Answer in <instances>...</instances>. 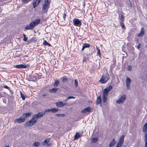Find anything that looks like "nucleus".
I'll return each instance as SVG.
<instances>
[{
    "mask_svg": "<svg viewBox=\"0 0 147 147\" xmlns=\"http://www.w3.org/2000/svg\"><path fill=\"white\" fill-rule=\"evenodd\" d=\"M40 21V19H37L34 21L32 22H31L29 25H28L26 26L24 29L26 30L32 29L38 24Z\"/></svg>",
    "mask_w": 147,
    "mask_h": 147,
    "instance_id": "1",
    "label": "nucleus"
},
{
    "mask_svg": "<svg viewBox=\"0 0 147 147\" xmlns=\"http://www.w3.org/2000/svg\"><path fill=\"white\" fill-rule=\"evenodd\" d=\"M110 77L108 73L105 74H103L102 77L99 80L100 82L102 84H105L109 79Z\"/></svg>",
    "mask_w": 147,
    "mask_h": 147,
    "instance_id": "2",
    "label": "nucleus"
},
{
    "mask_svg": "<svg viewBox=\"0 0 147 147\" xmlns=\"http://www.w3.org/2000/svg\"><path fill=\"white\" fill-rule=\"evenodd\" d=\"M37 121L33 116L31 119L26 123L25 125L26 127H31L34 125Z\"/></svg>",
    "mask_w": 147,
    "mask_h": 147,
    "instance_id": "3",
    "label": "nucleus"
},
{
    "mask_svg": "<svg viewBox=\"0 0 147 147\" xmlns=\"http://www.w3.org/2000/svg\"><path fill=\"white\" fill-rule=\"evenodd\" d=\"M73 24L74 26L80 27L82 25V22L79 19L74 18L73 20Z\"/></svg>",
    "mask_w": 147,
    "mask_h": 147,
    "instance_id": "4",
    "label": "nucleus"
},
{
    "mask_svg": "<svg viewBox=\"0 0 147 147\" xmlns=\"http://www.w3.org/2000/svg\"><path fill=\"white\" fill-rule=\"evenodd\" d=\"M49 7V5L45 4H44L42 6V12L44 13H47L48 9Z\"/></svg>",
    "mask_w": 147,
    "mask_h": 147,
    "instance_id": "5",
    "label": "nucleus"
},
{
    "mask_svg": "<svg viewBox=\"0 0 147 147\" xmlns=\"http://www.w3.org/2000/svg\"><path fill=\"white\" fill-rule=\"evenodd\" d=\"M30 67V65L27 64L26 65L22 64L14 65V67L18 69L25 68Z\"/></svg>",
    "mask_w": 147,
    "mask_h": 147,
    "instance_id": "6",
    "label": "nucleus"
},
{
    "mask_svg": "<svg viewBox=\"0 0 147 147\" xmlns=\"http://www.w3.org/2000/svg\"><path fill=\"white\" fill-rule=\"evenodd\" d=\"M45 114V113H43V112H40L35 114L33 116L37 121L38 118L42 117Z\"/></svg>",
    "mask_w": 147,
    "mask_h": 147,
    "instance_id": "7",
    "label": "nucleus"
},
{
    "mask_svg": "<svg viewBox=\"0 0 147 147\" xmlns=\"http://www.w3.org/2000/svg\"><path fill=\"white\" fill-rule=\"evenodd\" d=\"M112 88V87L110 86L104 89L103 91V95L108 96L109 91Z\"/></svg>",
    "mask_w": 147,
    "mask_h": 147,
    "instance_id": "8",
    "label": "nucleus"
},
{
    "mask_svg": "<svg viewBox=\"0 0 147 147\" xmlns=\"http://www.w3.org/2000/svg\"><path fill=\"white\" fill-rule=\"evenodd\" d=\"M126 98V96L125 95H123L119 100H117L116 101V103L117 104L123 103L125 101Z\"/></svg>",
    "mask_w": 147,
    "mask_h": 147,
    "instance_id": "9",
    "label": "nucleus"
},
{
    "mask_svg": "<svg viewBox=\"0 0 147 147\" xmlns=\"http://www.w3.org/2000/svg\"><path fill=\"white\" fill-rule=\"evenodd\" d=\"M25 118H23L22 117H21L19 118L16 119L14 121V122L15 123H20L24 122L25 121Z\"/></svg>",
    "mask_w": 147,
    "mask_h": 147,
    "instance_id": "10",
    "label": "nucleus"
},
{
    "mask_svg": "<svg viewBox=\"0 0 147 147\" xmlns=\"http://www.w3.org/2000/svg\"><path fill=\"white\" fill-rule=\"evenodd\" d=\"M125 136L123 135L119 139L117 144L122 146L123 144Z\"/></svg>",
    "mask_w": 147,
    "mask_h": 147,
    "instance_id": "11",
    "label": "nucleus"
},
{
    "mask_svg": "<svg viewBox=\"0 0 147 147\" xmlns=\"http://www.w3.org/2000/svg\"><path fill=\"white\" fill-rule=\"evenodd\" d=\"M50 139L49 138H47L42 143V144L43 146L47 145L48 146H50L51 145V143H49V142H50Z\"/></svg>",
    "mask_w": 147,
    "mask_h": 147,
    "instance_id": "12",
    "label": "nucleus"
},
{
    "mask_svg": "<svg viewBox=\"0 0 147 147\" xmlns=\"http://www.w3.org/2000/svg\"><path fill=\"white\" fill-rule=\"evenodd\" d=\"M92 110V108L89 107L85 108L81 112L82 113H84L87 112H92V111L91 110Z\"/></svg>",
    "mask_w": 147,
    "mask_h": 147,
    "instance_id": "13",
    "label": "nucleus"
},
{
    "mask_svg": "<svg viewBox=\"0 0 147 147\" xmlns=\"http://www.w3.org/2000/svg\"><path fill=\"white\" fill-rule=\"evenodd\" d=\"M131 82V80L129 78L127 77L126 78V83L127 89L128 90L129 89H130V84Z\"/></svg>",
    "mask_w": 147,
    "mask_h": 147,
    "instance_id": "14",
    "label": "nucleus"
},
{
    "mask_svg": "<svg viewBox=\"0 0 147 147\" xmlns=\"http://www.w3.org/2000/svg\"><path fill=\"white\" fill-rule=\"evenodd\" d=\"M41 0H34L32 3L33 7L34 8L36 7L39 4Z\"/></svg>",
    "mask_w": 147,
    "mask_h": 147,
    "instance_id": "15",
    "label": "nucleus"
},
{
    "mask_svg": "<svg viewBox=\"0 0 147 147\" xmlns=\"http://www.w3.org/2000/svg\"><path fill=\"white\" fill-rule=\"evenodd\" d=\"M102 101L101 96H99L97 98L96 101V104L97 105H100V106H101V102Z\"/></svg>",
    "mask_w": 147,
    "mask_h": 147,
    "instance_id": "16",
    "label": "nucleus"
},
{
    "mask_svg": "<svg viewBox=\"0 0 147 147\" xmlns=\"http://www.w3.org/2000/svg\"><path fill=\"white\" fill-rule=\"evenodd\" d=\"M144 33H145V32H144V28L143 27H142L141 29L140 32L139 34H138V36L139 37H142L143 36L144 34Z\"/></svg>",
    "mask_w": 147,
    "mask_h": 147,
    "instance_id": "17",
    "label": "nucleus"
},
{
    "mask_svg": "<svg viewBox=\"0 0 147 147\" xmlns=\"http://www.w3.org/2000/svg\"><path fill=\"white\" fill-rule=\"evenodd\" d=\"M116 143V142H115V139H113L110 143L109 145V146L110 147H112L114 146Z\"/></svg>",
    "mask_w": 147,
    "mask_h": 147,
    "instance_id": "18",
    "label": "nucleus"
},
{
    "mask_svg": "<svg viewBox=\"0 0 147 147\" xmlns=\"http://www.w3.org/2000/svg\"><path fill=\"white\" fill-rule=\"evenodd\" d=\"M57 107H61L63 106L65 104H63L62 102L60 101L57 102L56 104Z\"/></svg>",
    "mask_w": 147,
    "mask_h": 147,
    "instance_id": "19",
    "label": "nucleus"
},
{
    "mask_svg": "<svg viewBox=\"0 0 147 147\" xmlns=\"http://www.w3.org/2000/svg\"><path fill=\"white\" fill-rule=\"evenodd\" d=\"M124 13L123 12H121V16L120 18V20H121V22H124V20L125 17L123 15Z\"/></svg>",
    "mask_w": 147,
    "mask_h": 147,
    "instance_id": "20",
    "label": "nucleus"
},
{
    "mask_svg": "<svg viewBox=\"0 0 147 147\" xmlns=\"http://www.w3.org/2000/svg\"><path fill=\"white\" fill-rule=\"evenodd\" d=\"M96 49L97 50V55L99 56V57L100 58L101 54L100 50L99 49V48L97 47H96Z\"/></svg>",
    "mask_w": 147,
    "mask_h": 147,
    "instance_id": "21",
    "label": "nucleus"
},
{
    "mask_svg": "<svg viewBox=\"0 0 147 147\" xmlns=\"http://www.w3.org/2000/svg\"><path fill=\"white\" fill-rule=\"evenodd\" d=\"M32 114L31 112H28L27 113H24L23 114V116L24 117V118H26L27 117L30 116Z\"/></svg>",
    "mask_w": 147,
    "mask_h": 147,
    "instance_id": "22",
    "label": "nucleus"
},
{
    "mask_svg": "<svg viewBox=\"0 0 147 147\" xmlns=\"http://www.w3.org/2000/svg\"><path fill=\"white\" fill-rule=\"evenodd\" d=\"M80 137V134L78 133H76L74 136V140H78L79 138Z\"/></svg>",
    "mask_w": 147,
    "mask_h": 147,
    "instance_id": "23",
    "label": "nucleus"
},
{
    "mask_svg": "<svg viewBox=\"0 0 147 147\" xmlns=\"http://www.w3.org/2000/svg\"><path fill=\"white\" fill-rule=\"evenodd\" d=\"M58 90V88H53L52 89H51L50 90V91L51 92H55L57 90Z\"/></svg>",
    "mask_w": 147,
    "mask_h": 147,
    "instance_id": "24",
    "label": "nucleus"
},
{
    "mask_svg": "<svg viewBox=\"0 0 147 147\" xmlns=\"http://www.w3.org/2000/svg\"><path fill=\"white\" fill-rule=\"evenodd\" d=\"M107 96H105L103 95L102 98H103V102L104 103L106 102L107 100Z\"/></svg>",
    "mask_w": 147,
    "mask_h": 147,
    "instance_id": "25",
    "label": "nucleus"
},
{
    "mask_svg": "<svg viewBox=\"0 0 147 147\" xmlns=\"http://www.w3.org/2000/svg\"><path fill=\"white\" fill-rule=\"evenodd\" d=\"M59 84V80H55L54 86H55L57 87Z\"/></svg>",
    "mask_w": 147,
    "mask_h": 147,
    "instance_id": "26",
    "label": "nucleus"
},
{
    "mask_svg": "<svg viewBox=\"0 0 147 147\" xmlns=\"http://www.w3.org/2000/svg\"><path fill=\"white\" fill-rule=\"evenodd\" d=\"M145 144L144 147H147V133H146L145 135Z\"/></svg>",
    "mask_w": 147,
    "mask_h": 147,
    "instance_id": "27",
    "label": "nucleus"
},
{
    "mask_svg": "<svg viewBox=\"0 0 147 147\" xmlns=\"http://www.w3.org/2000/svg\"><path fill=\"white\" fill-rule=\"evenodd\" d=\"M123 22H120V24L122 28L123 29H125V27L124 25V24Z\"/></svg>",
    "mask_w": 147,
    "mask_h": 147,
    "instance_id": "28",
    "label": "nucleus"
},
{
    "mask_svg": "<svg viewBox=\"0 0 147 147\" xmlns=\"http://www.w3.org/2000/svg\"><path fill=\"white\" fill-rule=\"evenodd\" d=\"M43 45H48L49 46H51V45L47 41H46V40H44L43 42Z\"/></svg>",
    "mask_w": 147,
    "mask_h": 147,
    "instance_id": "29",
    "label": "nucleus"
},
{
    "mask_svg": "<svg viewBox=\"0 0 147 147\" xmlns=\"http://www.w3.org/2000/svg\"><path fill=\"white\" fill-rule=\"evenodd\" d=\"M83 46L85 48H88L90 47V44L87 43H85L84 44Z\"/></svg>",
    "mask_w": 147,
    "mask_h": 147,
    "instance_id": "30",
    "label": "nucleus"
},
{
    "mask_svg": "<svg viewBox=\"0 0 147 147\" xmlns=\"http://www.w3.org/2000/svg\"><path fill=\"white\" fill-rule=\"evenodd\" d=\"M58 111V109L55 108L51 109V112L52 113H55L57 112Z\"/></svg>",
    "mask_w": 147,
    "mask_h": 147,
    "instance_id": "31",
    "label": "nucleus"
},
{
    "mask_svg": "<svg viewBox=\"0 0 147 147\" xmlns=\"http://www.w3.org/2000/svg\"><path fill=\"white\" fill-rule=\"evenodd\" d=\"M20 94L21 95V97L22 98V99L23 100H25V97L24 96L23 94L20 91Z\"/></svg>",
    "mask_w": 147,
    "mask_h": 147,
    "instance_id": "32",
    "label": "nucleus"
},
{
    "mask_svg": "<svg viewBox=\"0 0 147 147\" xmlns=\"http://www.w3.org/2000/svg\"><path fill=\"white\" fill-rule=\"evenodd\" d=\"M98 140V139L97 138H93L91 139L92 141L94 143L96 142Z\"/></svg>",
    "mask_w": 147,
    "mask_h": 147,
    "instance_id": "33",
    "label": "nucleus"
},
{
    "mask_svg": "<svg viewBox=\"0 0 147 147\" xmlns=\"http://www.w3.org/2000/svg\"><path fill=\"white\" fill-rule=\"evenodd\" d=\"M74 83H75V87L77 88L78 87V81L77 79H75L74 80Z\"/></svg>",
    "mask_w": 147,
    "mask_h": 147,
    "instance_id": "34",
    "label": "nucleus"
},
{
    "mask_svg": "<svg viewBox=\"0 0 147 147\" xmlns=\"http://www.w3.org/2000/svg\"><path fill=\"white\" fill-rule=\"evenodd\" d=\"M40 145V143L38 142H36L34 143L33 145L34 146H38Z\"/></svg>",
    "mask_w": 147,
    "mask_h": 147,
    "instance_id": "35",
    "label": "nucleus"
},
{
    "mask_svg": "<svg viewBox=\"0 0 147 147\" xmlns=\"http://www.w3.org/2000/svg\"><path fill=\"white\" fill-rule=\"evenodd\" d=\"M50 3V0H45V3L44 4H46L49 5Z\"/></svg>",
    "mask_w": 147,
    "mask_h": 147,
    "instance_id": "36",
    "label": "nucleus"
},
{
    "mask_svg": "<svg viewBox=\"0 0 147 147\" xmlns=\"http://www.w3.org/2000/svg\"><path fill=\"white\" fill-rule=\"evenodd\" d=\"M75 98V97H74L73 96H69L66 98L65 100L67 101V100H68L69 99H72V98L74 99Z\"/></svg>",
    "mask_w": 147,
    "mask_h": 147,
    "instance_id": "37",
    "label": "nucleus"
},
{
    "mask_svg": "<svg viewBox=\"0 0 147 147\" xmlns=\"http://www.w3.org/2000/svg\"><path fill=\"white\" fill-rule=\"evenodd\" d=\"M67 80V79L65 77H64L62 79V82H66Z\"/></svg>",
    "mask_w": 147,
    "mask_h": 147,
    "instance_id": "38",
    "label": "nucleus"
},
{
    "mask_svg": "<svg viewBox=\"0 0 147 147\" xmlns=\"http://www.w3.org/2000/svg\"><path fill=\"white\" fill-rule=\"evenodd\" d=\"M23 36H24L23 40L24 41H27L28 40V37L26 36V35L24 34H23Z\"/></svg>",
    "mask_w": 147,
    "mask_h": 147,
    "instance_id": "39",
    "label": "nucleus"
},
{
    "mask_svg": "<svg viewBox=\"0 0 147 147\" xmlns=\"http://www.w3.org/2000/svg\"><path fill=\"white\" fill-rule=\"evenodd\" d=\"M31 0H22L23 2L25 3L26 4L30 1Z\"/></svg>",
    "mask_w": 147,
    "mask_h": 147,
    "instance_id": "40",
    "label": "nucleus"
},
{
    "mask_svg": "<svg viewBox=\"0 0 147 147\" xmlns=\"http://www.w3.org/2000/svg\"><path fill=\"white\" fill-rule=\"evenodd\" d=\"M49 112H51V109H48L45 110L44 111V113H45V114L46 113Z\"/></svg>",
    "mask_w": 147,
    "mask_h": 147,
    "instance_id": "41",
    "label": "nucleus"
},
{
    "mask_svg": "<svg viewBox=\"0 0 147 147\" xmlns=\"http://www.w3.org/2000/svg\"><path fill=\"white\" fill-rule=\"evenodd\" d=\"M131 66L130 65H129L128 66L127 70L128 71H130L131 70Z\"/></svg>",
    "mask_w": 147,
    "mask_h": 147,
    "instance_id": "42",
    "label": "nucleus"
},
{
    "mask_svg": "<svg viewBox=\"0 0 147 147\" xmlns=\"http://www.w3.org/2000/svg\"><path fill=\"white\" fill-rule=\"evenodd\" d=\"M66 16V13H64L63 14V19H64V20L65 21V19Z\"/></svg>",
    "mask_w": 147,
    "mask_h": 147,
    "instance_id": "43",
    "label": "nucleus"
},
{
    "mask_svg": "<svg viewBox=\"0 0 147 147\" xmlns=\"http://www.w3.org/2000/svg\"><path fill=\"white\" fill-rule=\"evenodd\" d=\"M3 87L7 89L8 90H9V88L7 86H4Z\"/></svg>",
    "mask_w": 147,
    "mask_h": 147,
    "instance_id": "44",
    "label": "nucleus"
},
{
    "mask_svg": "<svg viewBox=\"0 0 147 147\" xmlns=\"http://www.w3.org/2000/svg\"><path fill=\"white\" fill-rule=\"evenodd\" d=\"M141 45V44H139L137 46V48L138 49H139L140 48Z\"/></svg>",
    "mask_w": 147,
    "mask_h": 147,
    "instance_id": "45",
    "label": "nucleus"
},
{
    "mask_svg": "<svg viewBox=\"0 0 147 147\" xmlns=\"http://www.w3.org/2000/svg\"><path fill=\"white\" fill-rule=\"evenodd\" d=\"M121 145H118V144H117L116 146L115 147H121Z\"/></svg>",
    "mask_w": 147,
    "mask_h": 147,
    "instance_id": "46",
    "label": "nucleus"
},
{
    "mask_svg": "<svg viewBox=\"0 0 147 147\" xmlns=\"http://www.w3.org/2000/svg\"><path fill=\"white\" fill-rule=\"evenodd\" d=\"M85 48L83 46L82 48V51H83L84 50Z\"/></svg>",
    "mask_w": 147,
    "mask_h": 147,
    "instance_id": "47",
    "label": "nucleus"
},
{
    "mask_svg": "<svg viewBox=\"0 0 147 147\" xmlns=\"http://www.w3.org/2000/svg\"><path fill=\"white\" fill-rule=\"evenodd\" d=\"M65 116V115L64 114H61V116L62 117H63Z\"/></svg>",
    "mask_w": 147,
    "mask_h": 147,
    "instance_id": "48",
    "label": "nucleus"
},
{
    "mask_svg": "<svg viewBox=\"0 0 147 147\" xmlns=\"http://www.w3.org/2000/svg\"><path fill=\"white\" fill-rule=\"evenodd\" d=\"M56 115L59 116H61V114H56Z\"/></svg>",
    "mask_w": 147,
    "mask_h": 147,
    "instance_id": "49",
    "label": "nucleus"
},
{
    "mask_svg": "<svg viewBox=\"0 0 147 147\" xmlns=\"http://www.w3.org/2000/svg\"><path fill=\"white\" fill-rule=\"evenodd\" d=\"M86 61V59H84L83 60V61H82V62H84L85 61Z\"/></svg>",
    "mask_w": 147,
    "mask_h": 147,
    "instance_id": "50",
    "label": "nucleus"
},
{
    "mask_svg": "<svg viewBox=\"0 0 147 147\" xmlns=\"http://www.w3.org/2000/svg\"><path fill=\"white\" fill-rule=\"evenodd\" d=\"M92 102V101L91 100H90L89 101V102L90 103H91Z\"/></svg>",
    "mask_w": 147,
    "mask_h": 147,
    "instance_id": "51",
    "label": "nucleus"
},
{
    "mask_svg": "<svg viewBox=\"0 0 147 147\" xmlns=\"http://www.w3.org/2000/svg\"><path fill=\"white\" fill-rule=\"evenodd\" d=\"M5 147H9V145H7V146H5Z\"/></svg>",
    "mask_w": 147,
    "mask_h": 147,
    "instance_id": "52",
    "label": "nucleus"
},
{
    "mask_svg": "<svg viewBox=\"0 0 147 147\" xmlns=\"http://www.w3.org/2000/svg\"><path fill=\"white\" fill-rule=\"evenodd\" d=\"M36 75H38V74H36Z\"/></svg>",
    "mask_w": 147,
    "mask_h": 147,
    "instance_id": "53",
    "label": "nucleus"
},
{
    "mask_svg": "<svg viewBox=\"0 0 147 147\" xmlns=\"http://www.w3.org/2000/svg\"><path fill=\"white\" fill-rule=\"evenodd\" d=\"M43 96H45V94H43Z\"/></svg>",
    "mask_w": 147,
    "mask_h": 147,
    "instance_id": "54",
    "label": "nucleus"
},
{
    "mask_svg": "<svg viewBox=\"0 0 147 147\" xmlns=\"http://www.w3.org/2000/svg\"><path fill=\"white\" fill-rule=\"evenodd\" d=\"M35 78H36V79L38 78H36L35 77Z\"/></svg>",
    "mask_w": 147,
    "mask_h": 147,
    "instance_id": "55",
    "label": "nucleus"
},
{
    "mask_svg": "<svg viewBox=\"0 0 147 147\" xmlns=\"http://www.w3.org/2000/svg\"><path fill=\"white\" fill-rule=\"evenodd\" d=\"M25 57H28V56H27V55H26V56H25Z\"/></svg>",
    "mask_w": 147,
    "mask_h": 147,
    "instance_id": "56",
    "label": "nucleus"
},
{
    "mask_svg": "<svg viewBox=\"0 0 147 147\" xmlns=\"http://www.w3.org/2000/svg\"><path fill=\"white\" fill-rule=\"evenodd\" d=\"M2 97V96H1L0 97H1H1Z\"/></svg>",
    "mask_w": 147,
    "mask_h": 147,
    "instance_id": "57",
    "label": "nucleus"
},
{
    "mask_svg": "<svg viewBox=\"0 0 147 147\" xmlns=\"http://www.w3.org/2000/svg\"><path fill=\"white\" fill-rule=\"evenodd\" d=\"M1 96V94H0V96Z\"/></svg>",
    "mask_w": 147,
    "mask_h": 147,
    "instance_id": "58",
    "label": "nucleus"
}]
</instances>
